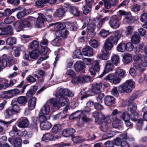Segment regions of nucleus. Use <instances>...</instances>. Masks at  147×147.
<instances>
[{
  "label": "nucleus",
  "mask_w": 147,
  "mask_h": 147,
  "mask_svg": "<svg viewBox=\"0 0 147 147\" xmlns=\"http://www.w3.org/2000/svg\"><path fill=\"white\" fill-rule=\"evenodd\" d=\"M46 4L45 0H38L35 2V5L39 7H44L45 4Z\"/></svg>",
  "instance_id": "obj_53"
},
{
  "label": "nucleus",
  "mask_w": 147,
  "mask_h": 147,
  "mask_svg": "<svg viewBox=\"0 0 147 147\" xmlns=\"http://www.w3.org/2000/svg\"><path fill=\"white\" fill-rule=\"evenodd\" d=\"M109 123L108 121H104L97 124L100 125L99 126V128H100L101 131L105 132L107 131L108 129V125Z\"/></svg>",
  "instance_id": "obj_37"
},
{
  "label": "nucleus",
  "mask_w": 147,
  "mask_h": 147,
  "mask_svg": "<svg viewBox=\"0 0 147 147\" xmlns=\"http://www.w3.org/2000/svg\"><path fill=\"white\" fill-rule=\"evenodd\" d=\"M119 56L116 55H113L111 57L112 63L115 65H117L119 63Z\"/></svg>",
  "instance_id": "obj_50"
},
{
  "label": "nucleus",
  "mask_w": 147,
  "mask_h": 147,
  "mask_svg": "<svg viewBox=\"0 0 147 147\" xmlns=\"http://www.w3.org/2000/svg\"><path fill=\"white\" fill-rule=\"evenodd\" d=\"M136 98V95L134 94L130 97L128 100L129 103L128 104L127 110L128 111L131 112V113L130 115L131 120H136L139 116L138 113L135 112L137 109L136 104L133 102Z\"/></svg>",
  "instance_id": "obj_3"
},
{
  "label": "nucleus",
  "mask_w": 147,
  "mask_h": 147,
  "mask_svg": "<svg viewBox=\"0 0 147 147\" xmlns=\"http://www.w3.org/2000/svg\"><path fill=\"white\" fill-rule=\"evenodd\" d=\"M52 127V125L50 122H42L40 123V128L41 129L44 130H49Z\"/></svg>",
  "instance_id": "obj_33"
},
{
  "label": "nucleus",
  "mask_w": 147,
  "mask_h": 147,
  "mask_svg": "<svg viewBox=\"0 0 147 147\" xmlns=\"http://www.w3.org/2000/svg\"><path fill=\"white\" fill-rule=\"evenodd\" d=\"M62 130V126L59 124H55L52 128V131L55 134L59 133Z\"/></svg>",
  "instance_id": "obj_41"
},
{
  "label": "nucleus",
  "mask_w": 147,
  "mask_h": 147,
  "mask_svg": "<svg viewBox=\"0 0 147 147\" xmlns=\"http://www.w3.org/2000/svg\"><path fill=\"white\" fill-rule=\"evenodd\" d=\"M48 40L47 39L43 38L40 43V50H34L29 52L30 57L31 59L35 60L38 59L39 55L43 56L48 55L51 52V50L47 47Z\"/></svg>",
  "instance_id": "obj_1"
},
{
  "label": "nucleus",
  "mask_w": 147,
  "mask_h": 147,
  "mask_svg": "<svg viewBox=\"0 0 147 147\" xmlns=\"http://www.w3.org/2000/svg\"><path fill=\"white\" fill-rule=\"evenodd\" d=\"M35 14L38 15L37 20L35 23V26L36 28L42 27L43 25L45 20V16L42 13H37L35 12Z\"/></svg>",
  "instance_id": "obj_18"
},
{
  "label": "nucleus",
  "mask_w": 147,
  "mask_h": 147,
  "mask_svg": "<svg viewBox=\"0 0 147 147\" xmlns=\"http://www.w3.org/2000/svg\"><path fill=\"white\" fill-rule=\"evenodd\" d=\"M132 57L131 54H126L123 56L122 61L124 63L127 64L131 62Z\"/></svg>",
  "instance_id": "obj_38"
},
{
  "label": "nucleus",
  "mask_w": 147,
  "mask_h": 147,
  "mask_svg": "<svg viewBox=\"0 0 147 147\" xmlns=\"http://www.w3.org/2000/svg\"><path fill=\"white\" fill-rule=\"evenodd\" d=\"M28 99L26 96H19L16 99H13L12 101H15L16 104L20 105V106H24L27 102Z\"/></svg>",
  "instance_id": "obj_23"
},
{
  "label": "nucleus",
  "mask_w": 147,
  "mask_h": 147,
  "mask_svg": "<svg viewBox=\"0 0 147 147\" xmlns=\"http://www.w3.org/2000/svg\"><path fill=\"white\" fill-rule=\"evenodd\" d=\"M102 82H94L91 84V88L90 90L92 93L94 95L97 94L101 92L100 89L102 88Z\"/></svg>",
  "instance_id": "obj_12"
},
{
  "label": "nucleus",
  "mask_w": 147,
  "mask_h": 147,
  "mask_svg": "<svg viewBox=\"0 0 147 147\" xmlns=\"http://www.w3.org/2000/svg\"><path fill=\"white\" fill-rule=\"evenodd\" d=\"M108 18L107 17H105L104 18L101 19L98 22V24L97 26V27L98 29L100 28L104 22L105 21H108Z\"/></svg>",
  "instance_id": "obj_61"
},
{
  "label": "nucleus",
  "mask_w": 147,
  "mask_h": 147,
  "mask_svg": "<svg viewBox=\"0 0 147 147\" xmlns=\"http://www.w3.org/2000/svg\"><path fill=\"white\" fill-rule=\"evenodd\" d=\"M91 93H92V92L90 89H87L86 88L82 89L79 93V94L80 95V100H82L86 99L88 97L91 96L92 95Z\"/></svg>",
  "instance_id": "obj_17"
},
{
  "label": "nucleus",
  "mask_w": 147,
  "mask_h": 147,
  "mask_svg": "<svg viewBox=\"0 0 147 147\" xmlns=\"http://www.w3.org/2000/svg\"><path fill=\"white\" fill-rule=\"evenodd\" d=\"M117 50L121 52H123L126 51L125 44L121 42L119 44L117 47Z\"/></svg>",
  "instance_id": "obj_49"
},
{
  "label": "nucleus",
  "mask_w": 147,
  "mask_h": 147,
  "mask_svg": "<svg viewBox=\"0 0 147 147\" xmlns=\"http://www.w3.org/2000/svg\"><path fill=\"white\" fill-rule=\"evenodd\" d=\"M99 60H95L94 62V65L89 70L90 74L93 77L97 76V74L98 75V73L100 69L99 64Z\"/></svg>",
  "instance_id": "obj_11"
},
{
  "label": "nucleus",
  "mask_w": 147,
  "mask_h": 147,
  "mask_svg": "<svg viewBox=\"0 0 147 147\" xmlns=\"http://www.w3.org/2000/svg\"><path fill=\"white\" fill-rule=\"evenodd\" d=\"M134 82L132 80H126L123 84H121L118 87V90L117 87H114L111 90L112 95L117 97L119 95L118 90L120 93L125 92L127 93L130 92L133 88H135Z\"/></svg>",
  "instance_id": "obj_2"
},
{
  "label": "nucleus",
  "mask_w": 147,
  "mask_h": 147,
  "mask_svg": "<svg viewBox=\"0 0 147 147\" xmlns=\"http://www.w3.org/2000/svg\"><path fill=\"white\" fill-rule=\"evenodd\" d=\"M14 60L13 57L8 56L6 57L5 55H3L0 57V66L5 67L7 66V63L11 65L13 63Z\"/></svg>",
  "instance_id": "obj_10"
},
{
  "label": "nucleus",
  "mask_w": 147,
  "mask_h": 147,
  "mask_svg": "<svg viewBox=\"0 0 147 147\" xmlns=\"http://www.w3.org/2000/svg\"><path fill=\"white\" fill-rule=\"evenodd\" d=\"M29 122L27 118L24 117L17 122V126L20 128H25L28 126Z\"/></svg>",
  "instance_id": "obj_26"
},
{
  "label": "nucleus",
  "mask_w": 147,
  "mask_h": 147,
  "mask_svg": "<svg viewBox=\"0 0 147 147\" xmlns=\"http://www.w3.org/2000/svg\"><path fill=\"white\" fill-rule=\"evenodd\" d=\"M134 20L130 13H128L125 16L123 19V22L125 24H131L134 22Z\"/></svg>",
  "instance_id": "obj_34"
},
{
  "label": "nucleus",
  "mask_w": 147,
  "mask_h": 147,
  "mask_svg": "<svg viewBox=\"0 0 147 147\" xmlns=\"http://www.w3.org/2000/svg\"><path fill=\"white\" fill-rule=\"evenodd\" d=\"M92 117L95 118V122L96 124L101 123L104 121H108L110 117L108 116L106 117L101 112L95 111L92 113Z\"/></svg>",
  "instance_id": "obj_8"
},
{
  "label": "nucleus",
  "mask_w": 147,
  "mask_h": 147,
  "mask_svg": "<svg viewBox=\"0 0 147 147\" xmlns=\"http://www.w3.org/2000/svg\"><path fill=\"white\" fill-rule=\"evenodd\" d=\"M112 125L113 127L120 130H122L123 129V123L122 121L117 119V117L116 118V119L113 121L112 123Z\"/></svg>",
  "instance_id": "obj_25"
},
{
  "label": "nucleus",
  "mask_w": 147,
  "mask_h": 147,
  "mask_svg": "<svg viewBox=\"0 0 147 147\" xmlns=\"http://www.w3.org/2000/svg\"><path fill=\"white\" fill-rule=\"evenodd\" d=\"M121 116V119L124 120L126 126L127 127H132L133 125V123H131L129 120L130 119H131L130 114L128 113H126H126H123Z\"/></svg>",
  "instance_id": "obj_19"
},
{
  "label": "nucleus",
  "mask_w": 147,
  "mask_h": 147,
  "mask_svg": "<svg viewBox=\"0 0 147 147\" xmlns=\"http://www.w3.org/2000/svg\"><path fill=\"white\" fill-rule=\"evenodd\" d=\"M66 24L67 26H70L68 28H69L70 30L71 31H74L77 28V24L71 23L69 22H66Z\"/></svg>",
  "instance_id": "obj_58"
},
{
  "label": "nucleus",
  "mask_w": 147,
  "mask_h": 147,
  "mask_svg": "<svg viewBox=\"0 0 147 147\" xmlns=\"http://www.w3.org/2000/svg\"><path fill=\"white\" fill-rule=\"evenodd\" d=\"M83 62L78 61L75 64L74 68L76 72H84V68L85 67V64L90 65L91 64L92 59L90 58H84L83 59Z\"/></svg>",
  "instance_id": "obj_7"
},
{
  "label": "nucleus",
  "mask_w": 147,
  "mask_h": 147,
  "mask_svg": "<svg viewBox=\"0 0 147 147\" xmlns=\"http://www.w3.org/2000/svg\"><path fill=\"white\" fill-rule=\"evenodd\" d=\"M38 89V86H36V84H35L33 86L32 88L28 90L27 92L26 93V96L28 98L32 97Z\"/></svg>",
  "instance_id": "obj_30"
},
{
  "label": "nucleus",
  "mask_w": 147,
  "mask_h": 147,
  "mask_svg": "<svg viewBox=\"0 0 147 147\" xmlns=\"http://www.w3.org/2000/svg\"><path fill=\"white\" fill-rule=\"evenodd\" d=\"M83 78L81 77V76H79L77 77H74L72 78L71 80L72 83L75 84L76 83H81L82 82Z\"/></svg>",
  "instance_id": "obj_63"
},
{
  "label": "nucleus",
  "mask_w": 147,
  "mask_h": 147,
  "mask_svg": "<svg viewBox=\"0 0 147 147\" xmlns=\"http://www.w3.org/2000/svg\"><path fill=\"white\" fill-rule=\"evenodd\" d=\"M69 10L70 11L72 14L74 15L79 16H81L82 13L79 11L77 8L74 6H70Z\"/></svg>",
  "instance_id": "obj_42"
},
{
  "label": "nucleus",
  "mask_w": 147,
  "mask_h": 147,
  "mask_svg": "<svg viewBox=\"0 0 147 147\" xmlns=\"http://www.w3.org/2000/svg\"><path fill=\"white\" fill-rule=\"evenodd\" d=\"M50 108L49 105L45 104L40 109L39 113L44 115H48L49 113Z\"/></svg>",
  "instance_id": "obj_44"
},
{
  "label": "nucleus",
  "mask_w": 147,
  "mask_h": 147,
  "mask_svg": "<svg viewBox=\"0 0 147 147\" xmlns=\"http://www.w3.org/2000/svg\"><path fill=\"white\" fill-rule=\"evenodd\" d=\"M36 98L35 97L32 98L30 99L28 102V107L30 109L33 110L35 108L36 104Z\"/></svg>",
  "instance_id": "obj_36"
},
{
  "label": "nucleus",
  "mask_w": 147,
  "mask_h": 147,
  "mask_svg": "<svg viewBox=\"0 0 147 147\" xmlns=\"http://www.w3.org/2000/svg\"><path fill=\"white\" fill-rule=\"evenodd\" d=\"M83 113L80 111H77L72 113L69 116V119L71 120L76 119L81 117L83 115Z\"/></svg>",
  "instance_id": "obj_40"
},
{
  "label": "nucleus",
  "mask_w": 147,
  "mask_h": 147,
  "mask_svg": "<svg viewBox=\"0 0 147 147\" xmlns=\"http://www.w3.org/2000/svg\"><path fill=\"white\" fill-rule=\"evenodd\" d=\"M16 42L15 37H8L6 41V44L11 46L15 44Z\"/></svg>",
  "instance_id": "obj_52"
},
{
  "label": "nucleus",
  "mask_w": 147,
  "mask_h": 147,
  "mask_svg": "<svg viewBox=\"0 0 147 147\" xmlns=\"http://www.w3.org/2000/svg\"><path fill=\"white\" fill-rule=\"evenodd\" d=\"M16 80L15 79L11 80L10 81L9 83L8 84L7 83H4L3 84V88H6L10 86H13V84L16 83Z\"/></svg>",
  "instance_id": "obj_56"
},
{
  "label": "nucleus",
  "mask_w": 147,
  "mask_h": 147,
  "mask_svg": "<svg viewBox=\"0 0 147 147\" xmlns=\"http://www.w3.org/2000/svg\"><path fill=\"white\" fill-rule=\"evenodd\" d=\"M82 54L85 56L90 57L93 55L92 49L89 46H88L83 49L82 50Z\"/></svg>",
  "instance_id": "obj_31"
},
{
  "label": "nucleus",
  "mask_w": 147,
  "mask_h": 147,
  "mask_svg": "<svg viewBox=\"0 0 147 147\" xmlns=\"http://www.w3.org/2000/svg\"><path fill=\"white\" fill-rule=\"evenodd\" d=\"M62 39L61 37H56L51 42V44L54 46L59 47L61 44Z\"/></svg>",
  "instance_id": "obj_39"
},
{
  "label": "nucleus",
  "mask_w": 147,
  "mask_h": 147,
  "mask_svg": "<svg viewBox=\"0 0 147 147\" xmlns=\"http://www.w3.org/2000/svg\"><path fill=\"white\" fill-rule=\"evenodd\" d=\"M111 33L109 32V30H106L104 29H102L101 30L99 34L102 37H107L109 36Z\"/></svg>",
  "instance_id": "obj_57"
},
{
  "label": "nucleus",
  "mask_w": 147,
  "mask_h": 147,
  "mask_svg": "<svg viewBox=\"0 0 147 147\" xmlns=\"http://www.w3.org/2000/svg\"><path fill=\"white\" fill-rule=\"evenodd\" d=\"M111 50V49H108L104 46L101 50L102 53L99 56V58L103 60L108 59L110 55L109 51Z\"/></svg>",
  "instance_id": "obj_20"
},
{
  "label": "nucleus",
  "mask_w": 147,
  "mask_h": 147,
  "mask_svg": "<svg viewBox=\"0 0 147 147\" xmlns=\"http://www.w3.org/2000/svg\"><path fill=\"white\" fill-rule=\"evenodd\" d=\"M26 80L27 83H29V84H30L35 82L36 80L33 76L29 75L26 78Z\"/></svg>",
  "instance_id": "obj_54"
},
{
  "label": "nucleus",
  "mask_w": 147,
  "mask_h": 147,
  "mask_svg": "<svg viewBox=\"0 0 147 147\" xmlns=\"http://www.w3.org/2000/svg\"><path fill=\"white\" fill-rule=\"evenodd\" d=\"M134 121H137L136 123V128L139 130L141 129L142 126L143 125V120L142 119H138V117L136 120H131Z\"/></svg>",
  "instance_id": "obj_51"
},
{
  "label": "nucleus",
  "mask_w": 147,
  "mask_h": 147,
  "mask_svg": "<svg viewBox=\"0 0 147 147\" xmlns=\"http://www.w3.org/2000/svg\"><path fill=\"white\" fill-rule=\"evenodd\" d=\"M66 11V9L65 8H61L57 9L56 12L55 13L56 16L58 17H63Z\"/></svg>",
  "instance_id": "obj_46"
},
{
  "label": "nucleus",
  "mask_w": 147,
  "mask_h": 147,
  "mask_svg": "<svg viewBox=\"0 0 147 147\" xmlns=\"http://www.w3.org/2000/svg\"><path fill=\"white\" fill-rule=\"evenodd\" d=\"M47 115L41 114L40 113H39L38 117L39 118L40 123L48 121H46L47 119V117L45 116L46 115Z\"/></svg>",
  "instance_id": "obj_59"
},
{
  "label": "nucleus",
  "mask_w": 147,
  "mask_h": 147,
  "mask_svg": "<svg viewBox=\"0 0 147 147\" xmlns=\"http://www.w3.org/2000/svg\"><path fill=\"white\" fill-rule=\"evenodd\" d=\"M115 76L119 77L121 78H124L126 76L125 71L124 69L120 68L117 69L115 73Z\"/></svg>",
  "instance_id": "obj_35"
},
{
  "label": "nucleus",
  "mask_w": 147,
  "mask_h": 147,
  "mask_svg": "<svg viewBox=\"0 0 147 147\" xmlns=\"http://www.w3.org/2000/svg\"><path fill=\"white\" fill-rule=\"evenodd\" d=\"M89 44L91 47L95 49L97 48L99 46L98 42L96 39H92L90 40Z\"/></svg>",
  "instance_id": "obj_55"
},
{
  "label": "nucleus",
  "mask_w": 147,
  "mask_h": 147,
  "mask_svg": "<svg viewBox=\"0 0 147 147\" xmlns=\"http://www.w3.org/2000/svg\"><path fill=\"white\" fill-rule=\"evenodd\" d=\"M31 119V128L32 129H36L37 128V122L38 119L36 117H32Z\"/></svg>",
  "instance_id": "obj_47"
},
{
  "label": "nucleus",
  "mask_w": 147,
  "mask_h": 147,
  "mask_svg": "<svg viewBox=\"0 0 147 147\" xmlns=\"http://www.w3.org/2000/svg\"><path fill=\"white\" fill-rule=\"evenodd\" d=\"M141 61L140 64H137V63H134V66L136 69L140 68V66L145 67L147 66V56L145 55L142 56Z\"/></svg>",
  "instance_id": "obj_28"
},
{
  "label": "nucleus",
  "mask_w": 147,
  "mask_h": 147,
  "mask_svg": "<svg viewBox=\"0 0 147 147\" xmlns=\"http://www.w3.org/2000/svg\"><path fill=\"white\" fill-rule=\"evenodd\" d=\"M21 110L20 107L15 101H11V106L5 111L4 113L6 118H10L15 114L19 113Z\"/></svg>",
  "instance_id": "obj_4"
},
{
  "label": "nucleus",
  "mask_w": 147,
  "mask_h": 147,
  "mask_svg": "<svg viewBox=\"0 0 147 147\" xmlns=\"http://www.w3.org/2000/svg\"><path fill=\"white\" fill-rule=\"evenodd\" d=\"M119 21L118 17L117 15H114L111 17L109 24L111 27L116 29L119 26Z\"/></svg>",
  "instance_id": "obj_14"
},
{
  "label": "nucleus",
  "mask_w": 147,
  "mask_h": 147,
  "mask_svg": "<svg viewBox=\"0 0 147 147\" xmlns=\"http://www.w3.org/2000/svg\"><path fill=\"white\" fill-rule=\"evenodd\" d=\"M75 132L74 129L72 128H68L64 129L62 131V134L65 137H72Z\"/></svg>",
  "instance_id": "obj_27"
},
{
  "label": "nucleus",
  "mask_w": 147,
  "mask_h": 147,
  "mask_svg": "<svg viewBox=\"0 0 147 147\" xmlns=\"http://www.w3.org/2000/svg\"><path fill=\"white\" fill-rule=\"evenodd\" d=\"M68 88H60L57 91L56 97L59 101L61 102V106H65L67 104L69 100L67 98L65 97L67 92Z\"/></svg>",
  "instance_id": "obj_5"
},
{
  "label": "nucleus",
  "mask_w": 147,
  "mask_h": 147,
  "mask_svg": "<svg viewBox=\"0 0 147 147\" xmlns=\"http://www.w3.org/2000/svg\"><path fill=\"white\" fill-rule=\"evenodd\" d=\"M66 22H56L54 23H51V24H50L49 26H48V27H51L53 26H56L57 29L61 31L62 30L66 28Z\"/></svg>",
  "instance_id": "obj_32"
},
{
  "label": "nucleus",
  "mask_w": 147,
  "mask_h": 147,
  "mask_svg": "<svg viewBox=\"0 0 147 147\" xmlns=\"http://www.w3.org/2000/svg\"><path fill=\"white\" fill-rule=\"evenodd\" d=\"M32 18L31 17H30L23 20L20 24V26L21 27L23 28L30 27H32Z\"/></svg>",
  "instance_id": "obj_24"
},
{
  "label": "nucleus",
  "mask_w": 147,
  "mask_h": 147,
  "mask_svg": "<svg viewBox=\"0 0 147 147\" xmlns=\"http://www.w3.org/2000/svg\"><path fill=\"white\" fill-rule=\"evenodd\" d=\"M126 51H131L133 50L134 46L131 42H129L125 44Z\"/></svg>",
  "instance_id": "obj_60"
},
{
  "label": "nucleus",
  "mask_w": 147,
  "mask_h": 147,
  "mask_svg": "<svg viewBox=\"0 0 147 147\" xmlns=\"http://www.w3.org/2000/svg\"><path fill=\"white\" fill-rule=\"evenodd\" d=\"M104 104L108 107L111 106L116 103V99L113 96L106 95L104 99Z\"/></svg>",
  "instance_id": "obj_16"
},
{
  "label": "nucleus",
  "mask_w": 147,
  "mask_h": 147,
  "mask_svg": "<svg viewBox=\"0 0 147 147\" xmlns=\"http://www.w3.org/2000/svg\"><path fill=\"white\" fill-rule=\"evenodd\" d=\"M39 46V42L38 41L34 40L30 44V48L33 50H38L37 49Z\"/></svg>",
  "instance_id": "obj_48"
},
{
  "label": "nucleus",
  "mask_w": 147,
  "mask_h": 147,
  "mask_svg": "<svg viewBox=\"0 0 147 147\" xmlns=\"http://www.w3.org/2000/svg\"><path fill=\"white\" fill-rule=\"evenodd\" d=\"M13 34V28L10 26H9L6 28H0V36L3 35H12Z\"/></svg>",
  "instance_id": "obj_21"
},
{
  "label": "nucleus",
  "mask_w": 147,
  "mask_h": 147,
  "mask_svg": "<svg viewBox=\"0 0 147 147\" xmlns=\"http://www.w3.org/2000/svg\"><path fill=\"white\" fill-rule=\"evenodd\" d=\"M113 65L109 60L107 62L103 72L100 75L97 76L96 78H102L105 74L108 73L110 71H112L115 68V66Z\"/></svg>",
  "instance_id": "obj_13"
},
{
  "label": "nucleus",
  "mask_w": 147,
  "mask_h": 147,
  "mask_svg": "<svg viewBox=\"0 0 147 147\" xmlns=\"http://www.w3.org/2000/svg\"><path fill=\"white\" fill-rule=\"evenodd\" d=\"M92 8V6L91 5L85 6L83 7V13L87 15L89 13H90L91 10V8Z\"/></svg>",
  "instance_id": "obj_62"
},
{
  "label": "nucleus",
  "mask_w": 147,
  "mask_h": 147,
  "mask_svg": "<svg viewBox=\"0 0 147 147\" xmlns=\"http://www.w3.org/2000/svg\"><path fill=\"white\" fill-rule=\"evenodd\" d=\"M73 58L74 59L78 58L81 59L82 58V53L81 50L78 49L75 51L73 53Z\"/></svg>",
  "instance_id": "obj_45"
},
{
  "label": "nucleus",
  "mask_w": 147,
  "mask_h": 147,
  "mask_svg": "<svg viewBox=\"0 0 147 147\" xmlns=\"http://www.w3.org/2000/svg\"><path fill=\"white\" fill-rule=\"evenodd\" d=\"M100 103L99 102H96L94 104V107L96 110L100 111L104 109V107L100 104Z\"/></svg>",
  "instance_id": "obj_64"
},
{
  "label": "nucleus",
  "mask_w": 147,
  "mask_h": 147,
  "mask_svg": "<svg viewBox=\"0 0 147 147\" xmlns=\"http://www.w3.org/2000/svg\"><path fill=\"white\" fill-rule=\"evenodd\" d=\"M96 27V24L94 23L88 25L87 27L88 34L90 36H95L96 34L95 30Z\"/></svg>",
  "instance_id": "obj_29"
},
{
  "label": "nucleus",
  "mask_w": 147,
  "mask_h": 147,
  "mask_svg": "<svg viewBox=\"0 0 147 147\" xmlns=\"http://www.w3.org/2000/svg\"><path fill=\"white\" fill-rule=\"evenodd\" d=\"M54 136L51 134H45L43 135L42 138V141H45L46 140L53 141L54 140Z\"/></svg>",
  "instance_id": "obj_43"
},
{
  "label": "nucleus",
  "mask_w": 147,
  "mask_h": 147,
  "mask_svg": "<svg viewBox=\"0 0 147 147\" xmlns=\"http://www.w3.org/2000/svg\"><path fill=\"white\" fill-rule=\"evenodd\" d=\"M29 85L28 84L25 85L20 90H19L18 88H15L7 91L3 92V98H10L18 95L19 94H22L24 93L25 90L26 89V87Z\"/></svg>",
  "instance_id": "obj_6"
},
{
  "label": "nucleus",
  "mask_w": 147,
  "mask_h": 147,
  "mask_svg": "<svg viewBox=\"0 0 147 147\" xmlns=\"http://www.w3.org/2000/svg\"><path fill=\"white\" fill-rule=\"evenodd\" d=\"M121 37H109L106 40L104 46L108 49H111L113 47V45H116Z\"/></svg>",
  "instance_id": "obj_9"
},
{
  "label": "nucleus",
  "mask_w": 147,
  "mask_h": 147,
  "mask_svg": "<svg viewBox=\"0 0 147 147\" xmlns=\"http://www.w3.org/2000/svg\"><path fill=\"white\" fill-rule=\"evenodd\" d=\"M104 3V6L106 9H110L112 7H114L116 4L117 0H102Z\"/></svg>",
  "instance_id": "obj_22"
},
{
  "label": "nucleus",
  "mask_w": 147,
  "mask_h": 147,
  "mask_svg": "<svg viewBox=\"0 0 147 147\" xmlns=\"http://www.w3.org/2000/svg\"><path fill=\"white\" fill-rule=\"evenodd\" d=\"M8 141L13 145V147H21L22 140L20 138L10 137L8 138Z\"/></svg>",
  "instance_id": "obj_15"
}]
</instances>
